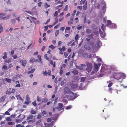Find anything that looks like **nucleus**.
<instances>
[{
  "label": "nucleus",
  "instance_id": "1",
  "mask_svg": "<svg viewBox=\"0 0 127 127\" xmlns=\"http://www.w3.org/2000/svg\"><path fill=\"white\" fill-rule=\"evenodd\" d=\"M123 76H124V77L125 76L124 74H121L120 73H116L114 75V77L115 79L119 80Z\"/></svg>",
  "mask_w": 127,
  "mask_h": 127
},
{
  "label": "nucleus",
  "instance_id": "2",
  "mask_svg": "<svg viewBox=\"0 0 127 127\" xmlns=\"http://www.w3.org/2000/svg\"><path fill=\"white\" fill-rule=\"evenodd\" d=\"M86 65L87 67L86 68V72L90 73L91 72L92 69V64L90 63H86Z\"/></svg>",
  "mask_w": 127,
  "mask_h": 127
},
{
  "label": "nucleus",
  "instance_id": "3",
  "mask_svg": "<svg viewBox=\"0 0 127 127\" xmlns=\"http://www.w3.org/2000/svg\"><path fill=\"white\" fill-rule=\"evenodd\" d=\"M64 92L65 94L73 93V92L70 91V89L67 87H65L64 88Z\"/></svg>",
  "mask_w": 127,
  "mask_h": 127
},
{
  "label": "nucleus",
  "instance_id": "4",
  "mask_svg": "<svg viewBox=\"0 0 127 127\" xmlns=\"http://www.w3.org/2000/svg\"><path fill=\"white\" fill-rule=\"evenodd\" d=\"M101 5L102 6V10H103V14H104V13L105 11V9H106V4L104 1H103L101 3Z\"/></svg>",
  "mask_w": 127,
  "mask_h": 127
},
{
  "label": "nucleus",
  "instance_id": "5",
  "mask_svg": "<svg viewBox=\"0 0 127 127\" xmlns=\"http://www.w3.org/2000/svg\"><path fill=\"white\" fill-rule=\"evenodd\" d=\"M71 94V95L69 97L70 100H73L76 98L77 97L76 94H74L73 93Z\"/></svg>",
  "mask_w": 127,
  "mask_h": 127
},
{
  "label": "nucleus",
  "instance_id": "6",
  "mask_svg": "<svg viewBox=\"0 0 127 127\" xmlns=\"http://www.w3.org/2000/svg\"><path fill=\"white\" fill-rule=\"evenodd\" d=\"M48 75L49 76L51 75V71L50 70H48V72L46 70L43 72V75L44 76H46Z\"/></svg>",
  "mask_w": 127,
  "mask_h": 127
},
{
  "label": "nucleus",
  "instance_id": "7",
  "mask_svg": "<svg viewBox=\"0 0 127 127\" xmlns=\"http://www.w3.org/2000/svg\"><path fill=\"white\" fill-rule=\"evenodd\" d=\"M59 106L57 107L56 108V109H58V110H62V108L63 107V105L62 103H59L58 104Z\"/></svg>",
  "mask_w": 127,
  "mask_h": 127
},
{
  "label": "nucleus",
  "instance_id": "8",
  "mask_svg": "<svg viewBox=\"0 0 127 127\" xmlns=\"http://www.w3.org/2000/svg\"><path fill=\"white\" fill-rule=\"evenodd\" d=\"M99 67L98 66V65L96 63L94 64V70H95L96 72H97V71L98 70V69H99Z\"/></svg>",
  "mask_w": 127,
  "mask_h": 127
},
{
  "label": "nucleus",
  "instance_id": "9",
  "mask_svg": "<svg viewBox=\"0 0 127 127\" xmlns=\"http://www.w3.org/2000/svg\"><path fill=\"white\" fill-rule=\"evenodd\" d=\"M20 62L21 63H22V66H25L27 63V61L25 60L21 61Z\"/></svg>",
  "mask_w": 127,
  "mask_h": 127
},
{
  "label": "nucleus",
  "instance_id": "10",
  "mask_svg": "<svg viewBox=\"0 0 127 127\" xmlns=\"http://www.w3.org/2000/svg\"><path fill=\"white\" fill-rule=\"evenodd\" d=\"M99 32L100 34L101 35V36H102V37H105V34L103 35V32H105V31H104L103 32V31H102L100 29L99 30Z\"/></svg>",
  "mask_w": 127,
  "mask_h": 127
},
{
  "label": "nucleus",
  "instance_id": "11",
  "mask_svg": "<svg viewBox=\"0 0 127 127\" xmlns=\"http://www.w3.org/2000/svg\"><path fill=\"white\" fill-rule=\"evenodd\" d=\"M10 17V15H7L6 16H5L4 17H3L1 18L3 20H5L9 19Z\"/></svg>",
  "mask_w": 127,
  "mask_h": 127
},
{
  "label": "nucleus",
  "instance_id": "12",
  "mask_svg": "<svg viewBox=\"0 0 127 127\" xmlns=\"http://www.w3.org/2000/svg\"><path fill=\"white\" fill-rule=\"evenodd\" d=\"M78 53L79 54L81 55L82 54H84L85 52H84V51L82 49H81L79 50L78 51Z\"/></svg>",
  "mask_w": 127,
  "mask_h": 127
},
{
  "label": "nucleus",
  "instance_id": "13",
  "mask_svg": "<svg viewBox=\"0 0 127 127\" xmlns=\"http://www.w3.org/2000/svg\"><path fill=\"white\" fill-rule=\"evenodd\" d=\"M72 73L74 75H77L78 73V71L76 69H74L71 71Z\"/></svg>",
  "mask_w": 127,
  "mask_h": 127
},
{
  "label": "nucleus",
  "instance_id": "14",
  "mask_svg": "<svg viewBox=\"0 0 127 127\" xmlns=\"http://www.w3.org/2000/svg\"><path fill=\"white\" fill-rule=\"evenodd\" d=\"M71 87L73 88H77L78 87V85L72 83L71 85Z\"/></svg>",
  "mask_w": 127,
  "mask_h": 127
},
{
  "label": "nucleus",
  "instance_id": "15",
  "mask_svg": "<svg viewBox=\"0 0 127 127\" xmlns=\"http://www.w3.org/2000/svg\"><path fill=\"white\" fill-rule=\"evenodd\" d=\"M81 55L84 58H87L88 57V54L87 53L85 52Z\"/></svg>",
  "mask_w": 127,
  "mask_h": 127
},
{
  "label": "nucleus",
  "instance_id": "16",
  "mask_svg": "<svg viewBox=\"0 0 127 127\" xmlns=\"http://www.w3.org/2000/svg\"><path fill=\"white\" fill-rule=\"evenodd\" d=\"M100 41H98L96 43L95 45L96 46L97 48H99L100 46L99 45L100 44Z\"/></svg>",
  "mask_w": 127,
  "mask_h": 127
},
{
  "label": "nucleus",
  "instance_id": "17",
  "mask_svg": "<svg viewBox=\"0 0 127 127\" xmlns=\"http://www.w3.org/2000/svg\"><path fill=\"white\" fill-rule=\"evenodd\" d=\"M108 27L111 28H115L116 27V25L114 24L113 23V24H111V25L109 26Z\"/></svg>",
  "mask_w": 127,
  "mask_h": 127
},
{
  "label": "nucleus",
  "instance_id": "18",
  "mask_svg": "<svg viewBox=\"0 0 127 127\" xmlns=\"http://www.w3.org/2000/svg\"><path fill=\"white\" fill-rule=\"evenodd\" d=\"M94 36V34H93L92 33H91V34H89V35H87V37L91 39H93V38Z\"/></svg>",
  "mask_w": 127,
  "mask_h": 127
},
{
  "label": "nucleus",
  "instance_id": "19",
  "mask_svg": "<svg viewBox=\"0 0 127 127\" xmlns=\"http://www.w3.org/2000/svg\"><path fill=\"white\" fill-rule=\"evenodd\" d=\"M113 23H111V21L108 20L107 21V23L106 24V26L108 27L111 24H113Z\"/></svg>",
  "mask_w": 127,
  "mask_h": 127
},
{
  "label": "nucleus",
  "instance_id": "20",
  "mask_svg": "<svg viewBox=\"0 0 127 127\" xmlns=\"http://www.w3.org/2000/svg\"><path fill=\"white\" fill-rule=\"evenodd\" d=\"M11 93H14V91H10L8 90H7L6 91V94L8 95H10Z\"/></svg>",
  "mask_w": 127,
  "mask_h": 127
},
{
  "label": "nucleus",
  "instance_id": "21",
  "mask_svg": "<svg viewBox=\"0 0 127 127\" xmlns=\"http://www.w3.org/2000/svg\"><path fill=\"white\" fill-rule=\"evenodd\" d=\"M105 26L104 25V24H103L101 26V28L103 32L104 31L105 29Z\"/></svg>",
  "mask_w": 127,
  "mask_h": 127
},
{
  "label": "nucleus",
  "instance_id": "22",
  "mask_svg": "<svg viewBox=\"0 0 127 127\" xmlns=\"http://www.w3.org/2000/svg\"><path fill=\"white\" fill-rule=\"evenodd\" d=\"M91 32L92 31L89 29H87L86 30V32L88 34H90Z\"/></svg>",
  "mask_w": 127,
  "mask_h": 127
},
{
  "label": "nucleus",
  "instance_id": "23",
  "mask_svg": "<svg viewBox=\"0 0 127 127\" xmlns=\"http://www.w3.org/2000/svg\"><path fill=\"white\" fill-rule=\"evenodd\" d=\"M33 116L32 115H31L30 116L27 117V120H29L30 119H32L33 118Z\"/></svg>",
  "mask_w": 127,
  "mask_h": 127
},
{
  "label": "nucleus",
  "instance_id": "24",
  "mask_svg": "<svg viewBox=\"0 0 127 127\" xmlns=\"http://www.w3.org/2000/svg\"><path fill=\"white\" fill-rule=\"evenodd\" d=\"M35 62L34 59L32 57L30 59V62H31L32 63H33Z\"/></svg>",
  "mask_w": 127,
  "mask_h": 127
},
{
  "label": "nucleus",
  "instance_id": "25",
  "mask_svg": "<svg viewBox=\"0 0 127 127\" xmlns=\"http://www.w3.org/2000/svg\"><path fill=\"white\" fill-rule=\"evenodd\" d=\"M26 99L27 101H29L30 100V97H29V95L28 94L26 96Z\"/></svg>",
  "mask_w": 127,
  "mask_h": 127
},
{
  "label": "nucleus",
  "instance_id": "26",
  "mask_svg": "<svg viewBox=\"0 0 127 127\" xmlns=\"http://www.w3.org/2000/svg\"><path fill=\"white\" fill-rule=\"evenodd\" d=\"M5 98L4 96H3L0 98V101L1 102H3L5 100Z\"/></svg>",
  "mask_w": 127,
  "mask_h": 127
},
{
  "label": "nucleus",
  "instance_id": "27",
  "mask_svg": "<svg viewBox=\"0 0 127 127\" xmlns=\"http://www.w3.org/2000/svg\"><path fill=\"white\" fill-rule=\"evenodd\" d=\"M35 71V69L32 68V69L30 71H28V74H29L30 73H32L34 72Z\"/></svg>",
  "mask_w": 127,
  "mask_h": 127
},
{
  "label": "nucleus",
  "instance_id": "28",
  "mask_svg": "<svg viewBox=\"0 0 127 127\" xmlns=\"http://www.w3.org/2000/svg\"><path fill=\"white\" fill-rule=\"evenodd\" d=\"M79 37V36L77 34H76L75 36V42H76L77 41Z\"/></svg>",
  "mask_w": 127,
  "mask_h": 127
},
{
  "label": "nucleus",
  "instance_id": "29",
  "mask_svg": "<svg viewBox=\"0 0 127 127\" xmlns=\"http://www.w3.org/2000/svg\"><path fill=\"white\" fill-rule=\"evenodd\" d=\"M4 56L2 57V58L3 59H4L7 58V55L6 52L4 53Z\"/></svg>",
  "mask_w": 127,
  "mask_h": 127
},
{
  "label": "nucleus",
  "instance_id": "30",
  "mask_svg": "<svg viewBox=\"0 0 127 127\" xmlns=\"http://www.w3.org/2000/svg\"><path fill=\"white\" fill-rule=\"evenodd\" d=\"M5 14L3 13H0V18H1L3 17V16H4Z\"/></svg>",
  "mask_w": 127,
  "mask_h": 127
},
{
  "label": "nucleus",
  "instance_id": "31",
  "mask_svg": "<svg viewBox=\"0 0 127 127\" xmlns=\"http://www.w3.org/2000/svg\"><path fill=\"white\" fill-rule=\"evenodd\" d=\"M58 49L60 50V53H60V54H61V55H62V54H63V52H62V48L60 47V48H58Z\"/></svg>",
  "mask_w": 127,
  "mask_h": 127
},
{
  "label": "nucleus",
  "instance_id": "32",
  "mask_svg": "<svg viewBox=\"0 0 127 127\" xmlns=\"http://www.w3.org/2000/svg\"><path fill=\"white\" fill-rule=\"evenodd\" d=\"M2 26V24H0V31H3V29Z\"/></svg>",
  "mask_w": 127,
  "mask_h": 127
},
{
  "label": "nucleus",
  "instance_id": "33",
  "mask_svg": "<svg viewBox=\"0 0 127 127\" xmlns=\"http://www.w3.org/2000/svg\"><path fill=\"white\" fill-rule=\"evenodd\" d=\"M5 81L6 82H7L8 83H10L11 82V80L9 78H6Z\"/></svg>",
  "mask_w": 127,
  "mask_h": 127
},
{
  "label": "nucleus",
  "instance_id": "34",
  "mask_svg": "<svg viewBox=\"0 0 127 127\" xmlns=\"http://www.w3.org/2000/svg\"><path fill=\"white\" fill-rule=\"evenodd\" d=\"M62 102L64 103L65 104H66L67 102H68V101L65 99L62 100Z\"/></svg>",
  "mask_w": 127,
  "mask_h": 127
},
{
  "label": "nucleus",
  "instance_id": "35",
  "mask_svg": "<svg viewBox=\"0 0 127 127\" xmlns=\"http://www.w3.org/2000/svg\"><path fill=\"white\" fill-rule=\"evenodd\" d=\"M44 57L46 59V60H47L48 61L49 60V58L47 57V54H45L44 55Z\"/></svg>",
  "mask_w": 127,
  "mask_h": 127
},
{
  "label": "nucleus",
  "instance_id": "36",
  "mask_svg": "<svg viewBox=\"0 0 127 127\" xmlns=\"http://www.w3.org/2000/svg\"><path fill=\"white\" fill-rule=\"evenodd\" d=\"M2 69H6L7 70V66L6 65H3L2 66Z\"/></svg>",
  "mask_w": 127,
  "mask_h": 127
},
{
  "label": "nucleus",
  "instance_id": "37",
  "mask_svg": "<svg viewBox=\"0 0 127 127\" xmlns=\"http://www.w3.org/2000/svg\"><path fill=\"white\" fill-rule=\"evenodd\" d=\"M85 80V78L84 77H81V82H84Z\"/></svg>",
  "mask_w": 127,
  "mask_h": 127
},
{
  "label": "nucleus",
  "instance_id": "38",
  "mask_svg": "<svg viewBox=\"0 0 127 127\" xmlns=\"http://www.w3.org/2000/svg\"><path fill=\"white\" fill-rule=\"evenodd\" d=\"M11 23L14 24L15 23L16 20L14 19H11Z\"/></svg>",
  "mask_w": 127,
  "mask_h": 127
},
{
  "label": "nucleus",
  "instance_id": "39",
  "mask_svg": "<svg viewBox=\"0 0 127 127\" xmlns=\"http://www.w3.org/2000/svg\"><path fill=\"white\" fill-rule=\"evenodd\" d=\"M30 113L33 114H35L36 113L33 110H31V111H30Z\"/></svg>",
  "mask_w": 127,
  "mask_h": 127
},
{
  "label": "nucleus",
  "instance_id": "40",
  "mask_svg": "<svg viewBox=\"0 0 127 127\" xmlns=\"http://www.w3.org/2000/svg\"><path fill=\"white\" fill-rule=\"evenodd\" d=\"M70 30V27H66L65 28V33H66V30Z\"/></svg>",
  "mask_w": 127,
  "mask_h": 127
},
{
  "label": "nucleus",
  "instance_id": "41",
  "mask_svg": "<svg viewBox=\"0 0 127 127\" xmlns=\"http://www.w3.org/2000/svg\"><path fill=\"white\" fill-rule=\"evenodd\" d=\"M49 47L50 48L52 49H53L55 48V47L52 45L49 46Z\"/></svg>",
  "mask_w": 127,
  "mask_h": 127
},
{
  "label": "nucleus",
  "instance_id": "42",
  "mask_svg": "<svg viewBox=\"0 0 127 127\" xmlns=\"http://www.w3.org/2000/svg\"><path fill=\"white\" fill-rule=\"evenodd\" d=\"M68 5H66L65 6V7L64 9V10L65 11H66L68 10Z\"/></svg>",
  "mask_w": 127,
  "mask_h": 127
},
{
  "label": "nucleus",
  "instance_id": "43",
  "mask_svg": "<svg viewBox=\"0 0 127 127\" xmlns=\"http://www.w3.org/2000/svg\"><path fill=\"white\" fill-rule=\"evenodd\" d=\"M49 125L51 127H52L53 126L54 124V122L53 121L52 122H51V123L49 124Z\"/></svg>",
  "mask_w": 127,
  "mask_h": 127
},
{
  "label": "nucleus",
  "instance_id": "44",
  "mask_svg": "<svg viewBox=\"0 0 127 127\" xmlns=\"http://www.w3.org/2000/svg\"><path fill=\"white\" fill-rule=\"evenodd\" d=\"M60 23H59L57 25L55 26H54V29H56L59 26H60Z\"/></svg>",
  "mask_w": 127,
  "mask_h": 127
},
{
  "label": "nucleus",
  "instance_id": "45",
  "mask_svg": "<svg viewBox=\"0 0 127 127\" xmlns=\"http://www.w3.org/2000/svg\"><path fill=\"white\" fill-rule=\"evenodd\" d=\"M41 120H38L36 122V124L37 125H38L40 123H41Z\"/></svg>",
  "mask_w": 127,
  "mask_h": 127
},
{
  "label": "nucleus",
  "instance_id": "46",
  "mask_svg": "<svg viewBox=\"0 0 127 127\" xmlns=\"http://www.w3.org/2000/svg\"><path fill=\"white\" fill-rule=\"evenodd\" d=\"M63 70L62 69H61L60 70V75H61L63 74Z\"/></svg>",
  "mask_w": 127,
  "mask_h": 127
},
{
  "label": "nucleus",
  "instance_id": "47",
  "mask_svg": "<svg viewBox=\"0 0 127 127\" xmlns=\"http://www.w3.org/2000/svg\"><path fill=\"white\" fill-rule=\"evenodd\" d=\"M37 100L38 101H40L41 100V98L38 96H37Z\"/></svg>",
  "mask_w": 127,
  "mask_h": 127
},
{
  "label": "nucleus",
  "instance_id": "48",
  "mask_svg": "<svg viewBox=\"0 0 127 127\" xmlns=\"http://www.w3.org/2000/svg\"><path fill=\"white\" fill-rule=\"evenodd\" d=\"M32 104L33 105L35 106H36L37 104L36 103V101H34L32 103Z\"/></svg>",
  "mask_w": 127,
  "mask_h": 127
},
{
  "label": "nucleus",
  "instance_id": "49",
  "mask_svg": "<svg viewBox=\"0 0 127 127\" xmlns=\"http://www.w3.org/2000/svg\"><path fill=\"white\" fill-rule=\"evenodd\" d=\"M41 55H38L37 56V58L38 59H39V61H41Z\"/></svg>",
  "mask_w": 127,
  "mask_h": 127
},
{
  "label": "nucleus",
  "instance_id": "50",
  "mask_svg": "<svg viewBox=\"0 0 127 127\" xmlns=\"http://www.w3.org/2000/svg\"><path fill=\"white\" fill-rule=\"evenodd\" d=\"M77 8L79 9L80 10H81L82 9V6H78Z\"/></svg>",
  "mask_w": 127,
  "mask_h": 127
},
{
  "label": "nucleus",
  "instance_id": "51",
  "mask_svg": "<svg viewBox=\"0 0 127 127\" xmlns=\"http://www.w3.org/2000/svg\"><path fill=\"white\" fill-rule=\"evenodd\" d=\"M66 66V65L65 64H62V66H61L60 67V69H62L63 68H65Z\"/></svg>",
  "mask_w": 127,
  "mask_h": 127
},
{
  "label": "nucleus",
  "instance_id": "52",
  "mask_svg": "<svg viewBox=\"0 0 127 127\" xmlns=\"http://www.w3.org/2000/svg\"><path fill=\"white\" fill-rule=\"evenodd\" d=\"M16 121L17 123H19L21 122V120L19 119H16Z\"/></svg>",
  "mask_w": 127,
  "mask_h": 127
},
{
  "label": "nucleus",
  "instance_id": "53",
  "mask_svg": "<svg viewBox=\"0 0 127 127\" xmlns=\"http://www.w3.org/2000/svg\"><path fill=\"white\" fill-rule=\"evenodd\" d=\"M112 84L113 83H110L108 85V87L110 88V87L112 86Z\"/></svg>",
  "mask_w": 127,
  "mask_h": 127
},
{
  "label": "nucleus",
  "instance_id": "54",
  "mask_svg": "<svg viewBox=\"0 0 127 127\" xmlns=\"http://www.w3.org/2000/svg\"><path fill=\"white\" fill-rule=\"evenodd\" d=\"M85 1H84V0L83 1L82 0H81L80 1V4H82L83 3L84 4L85 3Z\"/></svg>",
  "mask_w": 127,
  "mask_h": 127
},
{
  "label": "nucleus",
  "instance_id": "55",
  "mask_svg": "<svg viewBox=\"0 0 127 127\" xmlns=\"http://www.w3.org/2000/svg\"><path fill=\"white\" fill-rule=\"evenodd\" d=\"M45 127H51L49 125V124H45Z\"/></svg>",
  "mask_w": 127,
  "mask_h": 127
},
{
  "label": "nucleus",
  "instance_id": "56",
  "mask_svg": "<svg viewBox=\"0 0 127 127\" xmlns=\"http://www.w3.org/2000/svg\"><path fill=\"white\" fill-rule=\"evenodd\" d=\"M72 107V106L71 105H69V106H68L67 107L66 109H69L71 108Z\"/></svg>",
  "mask_w": 127,
  "mask_h": 127
},
{
  "label": "nucleus",
  "instance_id": "57",
  "mask_svg": "<svg viewBox=\"0 0 127 127\" xmlns=\"http://www.w3.org/2000/svg\"><path fill=\"white\" fill-rule=\"evenodd\" d=\"M64 55L65 58L66 57H67L68 55V53L67 52H65L64 53Z\"/></svg>",
  "mask_w": 127,
  "mask_h": 127
},
{
  "label": "nucleus",
  "instance_id": "58",
  "mask_svg": "<svg viewBox=\"0 0 127 127\" xmlns=\"http://www.w3.org/2000/svg\"><path fill=\"white\" fill-rule=\"evenodd\" d=\"M109 117V116L108 115H106L105 116V117H103V118L104 119V120H106V118H108Z\"/></svg>",
  "mask_w": 127,
  "mask_h": 127
},
{
  "label": "nucleus",
  "instance_id": "59",
  "mask_svg": "<svg viewBox=\"0 0 127 127\" xmlns=\"http://www.w3.org/2000/svg\"><path fill=\"white\" fill-rule=\"evenodd\" d=\"M58 15V12L57 11H56L55 12L54 14V16H57Z\"/></svg>",
  "mask_w": 127,
  "mask_h": 127
},
{
  "label": "nucleus",
  "instance_id": "60",
  "mask_svg": "<svg viewBox=\"0 0 127 127\" xmlns=\"http://www.w3.org/2000/svg\"><path fill=\"white\" fill-rule=\"evenodd\" d=\"M41 117V115L40 114H38V115L37 116V119H40Z\"/></svg>",
  "mask_w": 127,
  "mask_h": 127
},
{
  "label": "nucleus",
  "instance_id": "61",
  "mask_svg": "<svg viewBox=\"0 0 127 127\" xmlns=\"http://www.w3.org/2000/svg\"><path fill=\"white\" fill-rule=\"evenodd\" d=\"M12 65L11 64H9L8 67V69H9L11 67H12Z\"/></svg>",
  "mask_w": 127,
  "mask_h": 127
},
{
  "label": "nucleus",
  "instance_id": "62",
  "mask_svg": "<svg viewBox=\"0 0 127 127\" xmlns=\"http://www.w3.org/2000/svg\"><path fill=\"white\" fill-rule=\"evenodd\" d=\"M64 29L65 28L64 27H62L60 28V31H64Z\"/></svg>",
  "mask_w": 127,
  "mask_h": 127
},
{
  "label": "nucleus",
  "instance_id": "63",
  "mask_svg": "<svg viewBox=\"0 0 127 127\" xmlns=\"http://www.w3.org/2000/svg\"><path fill=\"white\" fill-rule=\"evenodd\" d=\"M51 121V118H49L47 119V121L48 122H50Z\"/></svg>",
  "mask_w": 127,
  "mask_h": 127
},
{
  "label": "nucleus",
  "instance_id": "64",
  "mask_svg": "<svg viewBox=\"0 0 127 127\" xmlns=\"http://www.w3.org/2000/svg\"><path fill=\"white\" fill-rule=\"evenodd\" d=\"M16 127H24L23 126H21L20 124H18V125H16Z\"/></svg>",
  "mask_w": 127,
  "mask_h": 127
}]
</instances>
